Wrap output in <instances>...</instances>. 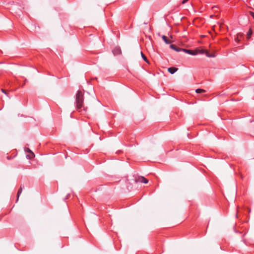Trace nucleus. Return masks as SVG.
<instances>
[{"instance_id":"obj_1","label":"nucleus","mask_w":254,"mask_h":254,"mask_svg":"<svg viewBox=\"0 0 254 254\" xmlns=\"http://www.w3.org/2000/svg\"><path fill=\"white\" fill-rule=\"evenodd\" d=\"M75 104L76 110L78 112L82 111V107L83 110H86L83 106V93L81 91L78 90L76 94Z\"/></svg>"},{"instance_id":"obj_2","label":"nucleus","mask_w":254,"mask_h":254,"mask_svg":"<svg viewBox=\"0 0 254 254\" xmlns=\"http://www.w3.org/2000/svg\"><path fill=\"white\" fill-rule=\"evenodd\" d=\"M182 51L184 52L185 53L188 54L189 55H195L198 53V52H194L193 51L190 50H188L183 49H182Z\"/></svg>"},{"instance_id":"obj_3","label":"nucleus","mask_w":254,"mask_h":254,"mask_svg":"<svg viewBox=\"0 0 254 254\" xmlns=\"http://www.w3.org/2000/svg\"><path fill=\"white\" fill-rule=\"evenodd\" d=\"M170 48H171L172 49L175 50L176 52L182 51V49H182V48H181L180 47H177L176 45H175L174 44H171L170 46Z\"/></svg>"},{"instance_id":"obj_4","label":"nucleus","mask_w":254,"mask_h":254,"mask_svg":"<svg viewBox=\"0 0 254 254\" xmlns=\"http://www.w3.org/2000/svg\"><path fill=\"white\" fill-rule=\"evenodd\" d=\"M178 70V68L175 67H171L168 68V71L171 73V74H174L175 73L177 70Z\"/></svg>"},{"instance_id":"obj_5","label":"nucleus","mask_w":254,"mask_h":254,"mask_svg":"<svg viewBox=\"0 0 254 254\" xmlns=\"http://www.w3.org/2000/svg\"><path fill=\"white\" fill-rule=\"evenodd\" d=\"M137 181L139 182H141V183H145V184H147L148 182V180L146 179L144 177H139L138 178V179H137Z\"/></svg>"},{"instance_id":"obj_6","label":"nucleus","mask_w":254,"mask_h":254,"mask_svg":"<svg viewBox=\"0 0 254 254\" xmlns=\"http://www.w3.org/2000/svg\"><path fill=\"white\" fill-rule=\"evenodd\" d=\"M162 38L166 44H168L171 43V41L168 39L167 37L166 36L163 35L162 37Z\"/></svg>"},{"instance_id":"obj_7","label":"nucleus","mask_w":254,"mask_h":254,"mask_svg":"<svg viewBox=\"0 0 254 254\" xmlns=\"http://www.w3.org/2000/svg\"><path fill=\"white\" fill-rule=\"evenodd\" d=\"M113 53H114V54H120L121 53V51L120 49L118 48H116V49L114 50Z\"/></svg>"},{"instance_id":"obj_8","label":"nucleus","mask_w":254,"mask_h":254,"mask_svg":"<svg viewBox=\"0 0 254 254\" xmlns=\"http://www.w3.org/2000/svg\"><path fill=\"white\" fill-rule=\"evenodd\" d=\"M22 191V187L21 186V187H20V188H19V190H18V192H17V200H18V198H19V195H20V194L21 193Z\"/></svg>"},{"instance_id":"obj_9","label":"nucleus","mask_w":254,"mask_h":254,"mask_svg":"<svg viewBox=\"0 0 254 254\" xmlns=\"http://www.w3.org/2000/svg\"><path fill=\"white\" fill-rule=\"evenodd\" d=\"M195 92L197 93H202V92H204L205 91L204 90H203V89H196Z\"/></svg>"},{"instance_id":"obj_10","label":"nucleus","mask_w":254,"mask_h":254,"mask_svg":"<svg viewBox=\"0 0 254 254\" xmlns=\"http://www.w3.org/2000/svg\"><path fill=\"white\" fill-rule=\"evenodd\" d=\"M141 57L142 58V59L144 60V61H145L146 62H147V58L146 57H145V56L142 53V52H141Z\"/></svg>"},{"instance_id":"obj_11","label":"nucleus","mask_w":254,"mask_h":254,"mask_svg":"<svg viewBox=\"0 0 254 254\" xmlns=\"http://www.w3.org/2000/svg\"><path fill=\"white\" fill-rule=\"evenodd\" d=\"M27 151L31 153L32 157H34V154L29 148H27Z\"/></svg>"},{"instance_id":"obj_12","label":"nucleus","mask_w":254,"mask_h":254,"mask_svg":"<svg viewBox=\"0 0 254 254\" xmlns=\"http://www.w3.org/2000/svg\"><path fill=\"white\" fill-rule=\"evenodd\" d=\"M252 31H251V29H250L249 31L248 32V37L250 38L251 35H252Z\"/></svg>"},{"instance_id":"obj_13","label":"nucleus","mask_w":254,"mask_h":254,"mask_svg":"<svg viewBox=\"0 0 254 254\" xmlns=\"http://www.w3.org/2000/svg\"><path fill=\"white\" fill-rule=\"evenodd\" d=\"M198 52L200 54H203L205 52V50H198Z\"/></svg>"},{"instance_id":"obj_14","label":"nucleus","mask_w":254,"mask_h":254,"mask_svg":"<svg viewBox=\"0 0 254 254\" xmlns=\"http://www.w3.org/2000/svg\"><path fill=\"white\" fill-rule=\"evenodd\" d=\"M251 15L254 18V12H250Z\"/></svg>"},{"instance_id":"obj_15","label":"nucleus","mask_w":254,"mask_h":254,"mask_svg":"<svg viewBox=\"0 0 254 254\" xmlns=\"http://www.w3.org/2000/svg\"><path fill=\"white\" fill-rule=\"evenodd\" d=\"M206 55L208 57H213V56L209 55V54H208V53L207 52H206Z\"/></svg>"},{"instance_id":"obj_16","label":"nucleus","mask_w":254,"mask_h":254,"mask_svg":"<svg viewBox=\"0 0 254 254\" xmlns=\"http://www.w3.org/2000/svg\"><path fill=\"white\" fill-rule=\"evenodd\" d=\"M189 0H183V1H182V3L183 4H184L186 2H187Z\"/></svg>"},{"instance_id":"obj_17","label":"nucleus","mask_w":254,"mask_h":254,"mask_svg":"<svg viewBox=\"0 0 254 254\" xmlns=\"http://www.w3.org/2000/svg\"><path fill=\"white\" fill-rule=\"evenodd\" d=\"M1 90H2V92L3 93H5V94H6V93L5 92V90H3V89H1Z\"/></svg>"}]
</instances>
